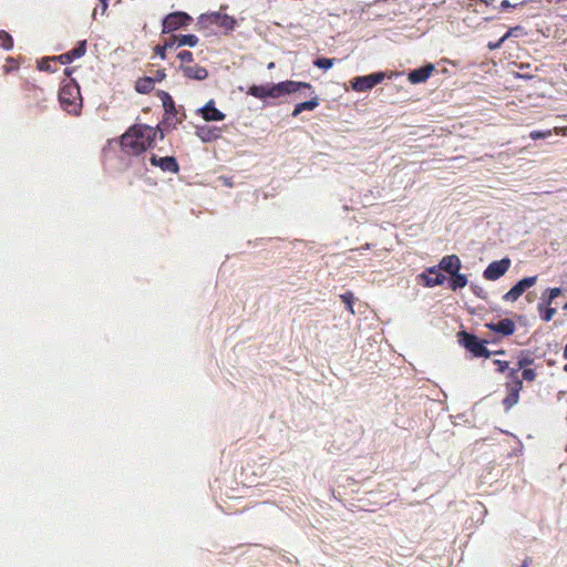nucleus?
Segmentation results:
<instances>
[{"instance_id": "nucleus-1", "label": "nucleus", "mask_w": 567, "mask_h": 567, "mask_svg": "<svg viewBox=\"0 0 567 567\" xmlns=\"http://www.w3.org/2000/svg\"><path fill=\"white\" fill-rule=\"evenodd\" d=\"M157 134H159L161 140L164 138V133L159 126L135 124L121 136V148L127 155H140L153 146Z\"/></svg>"}, {"instance_id": "nucleus-2", "label": "nucleus", "mask_w": 567, "mask_h": 567, "mask_svg": "<svg viewBox=\"0 0 567 567\" xmlns=\"http://www.w3.org/2000/svg\"><path fill=\"white\" fill-rule=\"evenodd\" d=\"M300 89L312 90V85L307 82L284 81L272 85H251L248 94L260 100L267 97L278 99L282 95L295 93Z\"/></svg>"}, {"instance_id": "nucleus-3", "label": "nucleus", "mask_w": 567, "mask_h": 567, "mask_svg": "<svg viewBox=\"0 0 567 567\" xmlns=\"http://www.w3.org/2000/svg\"><path fill=\"white\" fill-rule=\"evenodd\" d=\"M460 346L471 353L473 358H489L492 351L486 348V340H481L473 333L465 330L456 334Z\"/></svg>"}, {"instance_id": "nucleus-4", "label": "nucleus", "mask_w": 567, "mask_h": 567, "mask_svg": "<svg viewBox=\"0 0 567 567\" xmlns=\"http://www.w3.org/2000/svg\"><path fill=\"white\" fill-rule=\"evenodd\" d=\"M59 102L70 114H79L82 106L80 87L76 84H65L59 91Z\"/></svg>"}, {"instance_id": "nucleus-5", "label": "nucleus", "mask_w": 567, "mask_h": 567, "mask_svg": "<svg viewBox=\"0 0 567 567\" xmlns=\"http://www.w3.org/2000/svg\"><path fill=\"white\" fill-rule=\"evenodd\" d=\"M506 396L503 399V405L506 411L511 410L519 401V393L523 389V381L518 375V369H509L506 375Z\"/></svg>"}, {"instance_id": "nucleus-6", "label": "nucleus", "mask_w": 567, "mask_h": 567, "mask_svg": "<svg viewBox=\"0 0 567 567\" xmlns=\"http://www.w3.org/2000/svg\"><path fill=\"white\" fill-rule=\"evenodd\" d=\"M193 22V18L183 11H176L167 14L162 22V33H171Z\"/></svg>"}, {"instance_id": "nucleus-7", "label": "nucleus", "mask_w": 567, "mask_h": 567, "mask_svg": "<svg viewBox=\"0 0 567 567\" xmlns=\"http://www.w3.org/2000/svg\"><path fill=\"white\" fill-rule=\"evenodd\" d=\"M158 96L165 111L163 124L175 127L182 122V118L177 117V109L173 97L165 91H159Z\"/></svg>"}, {"instance_id": "nucleus-8", "label": "nucleus", "mask_w": 567, "mask_h": 567, "mask_svg": "<svg viewBox=\"0 0 567 567\" xmlns=\"http://www.w3.org/2000/svg\"><path fill=\"white\" fill-rule=\"evenodd\" d=\"M384 80L383 72H377L364 76H357L351 81L352 89L357 92H367Z\"/></svg>"}, {"instance_id": "nucleus-9", "label": "nucleus", "mask_w": 567, "mask_h": 567, "mask_svg": "<svg viewBox=\"0 0 567 567\" xmlns=\"http://www.w3.org/2000/svg\"><path fill=\"white\" fill-rule=\"evenodd\" d=\"M511 259L505 257L501 260L492 261L484 270L483 277L486 280H497L504 276L511 267Z\"/></svg>"}, {"instance_id": "nucleus-10", "label": "nucleus", "mask_w": 567, "mask_h": 567, "mask_svg": "<svg viewBox=\"0 0 567 567\" xmlns=\"http://www.w3.org/2000/svg\"><path fill=\"white\" fill-rule=\"evenodd\" d=\"M538 277H525L514 285L504 296L505 301L515 302L528 288L537 282Z\"/></svg>"}, {"instance_id": "nucleus-11", "label": "nucleus", "mask_w": 567, "mask_h": 567, "mask_svg": "<svg viewBox=\"0 0 567 567\" xmlns=\"http://www.w3.org/2000/svg\"><path fill=\"white\" fill-rule=\"evenodd\" d=\"M153 166L159 167L163 172L178 173L179 165L174 156L158 157L153 154L150 158Z\"/></svg>"}, {"instance_id": "nucleus-12", "label": "nucleus", "mask_w": 567, "mask_h": 567, "mask_svg": "<svg viewBox=\"0 0 567 567\" xmlns=\"http://www.w3.org/2000/svg\"><path fill=\"white\" fill-rule=\"evenodd\" d=\"M179 70L189 80L203 81L208 76L207 69L196 63L179 65Z\"/></svg>"}, {"instance_id": "nucleus-13", "label": "nucleus", "mask_w": 567, "mask_h": 567, "mask_svg": "<svg viewBox=\"0 0 567 567\" xmlns=\"http://www.w3.org/2000/svg\"><path fill=\"white\" fill-rule=\"evenodd\" d=\"M434 71H435L434 64L427 63L419 69L412 70L408 74V80L412 84L424 83L433 74Z\"/></svg>"}, {"instance_id": "nucleus-14", "label": "nucleus", "mask_w": 567, "mask_h": 567, "mask_svg": "<svg viewBox=\"0 0 567 567\" xmlns=\"http://www.w3.org/2000/svg\"><path fill=\"white\" fill-rule=\"evenodd\" d=\"M419 278L422 280L425 287H435L442 285L445 281V276L442 275L436 267L427 268L426 271L422 272Z\"/></svg>"}, {"instance_id": "nucleus-15", "label": "nucleus", "mask_w": 567, "mask_h": 567, "mask_svg": "<svg viewBox=\"0 0 567 567\" xmlns=\"http://www.w3.org/2000/svg\"><path fill=\"white\" fill-rule=\"evenodd\" d=\"M86 52V41L83 40L79 42L78 47L70 50L69 52H65L63 54H60L59 56L51 58V60H58L62 64H69L73 62L75 59H79L83 56Z\"/></svg>"}, {"instance_id": "nucleus-16", "label": "nucleus", "mask_w": 567, "mask_h": 567, "mask_svg": "<svg viewBox=\"0 0 567 567\" xmlns=\"http://www.w3.org/2000/svg\"><path fill=\"white\" fill-rule=\"evenodd\" d=\"M485 327L494 332L501 333L503 336H512L515 332V323L512 319L504 318L498 322H488L485 323Z\"/></svg>"}, {"instance_id": "nucleus-17", "label": "nucleus", "mask_w": 567, "mask_h": 567, "mask_svg": "<svg viewBox=\"0 0 567 567\" xmlns=\"http://www.w3.org/2000/svg\"><path fill=\"white\" fill-rule=\"evenodd\" d=\"M203 118L207 122L210 121H223L225 118V114L215 107V102L213 100L208 101L200 110H199Z\"/></svg>"}, {"instance_id": "nucleus-18", "label": "nucleus", "mask_w": 567, "mask_h": 567, "mask_svg": "<svg viewBox=\"0 0 567 567\" xmlns=\"http://www.w3.org/2000/svg\"><path fill=\"white\" fill-rule=\"evenodd\" d=\"M461 266V260L456 255L444 256L439 264V268L450 275L460 271Z\"/></svg>"}, {"instance_id": "nucleus-19", "label": "nucleus", "mask_w": 567, "mask_h": 567, "mask_svg": "<svg viewBox=\"0 0 567 567\" xmlns=\"http://www.w3.org/2000/svg\"><path fill=\"white\" fill-rule=\"evenodd\" d=\"M155 80L151 76L140 78L135 82V90L141 94H147L154 90Z\"/></svg>"}, {"instance_id": "nucleus-20", "label": "nucleus", "mask_w": 567, "mask_h": 567, "mask_svg": "<svg viewBox=\"0 0 567 567\" xmlns=\"http://www.w3.org/2000/svg\"><path fill=\"white\" fill-rule=\"evenodd\" d=\"M319 105V99L317 96L309 101L298 103L292 111V116H298L303 111H312Z\"/></svg>"}, {"instance_id": "nucleus-21", "label": "nucleus", "mask_w": 567, "mask_h": 567, "mask_svg": "<svg viewBox=\"0 0 567 567\" xmlns=\"http://www.w3.org/2000/svg\"><path fill=\"white\" fill-rule=\"evenodd\" d=\"M466 285H467V278L465 275L460 274V271L451 275L450 288L453 291L464 288Z\"/></svg>"}, {"instance_id": "nucleus-22", "label": "nucleus", "mask_w": 567, "mask_h": 567, "mask_svg": "<svg viewBox=\"0 0 567 567\" xmlns=\"http://www.w3.org/2000/svg\"><path fill=\"white\" fill-rule=\"evenodd\" d=\"M174 41H177V48L183 45L195 47L198 43V38L195 34L174 35Z\"/></svg>"}, {"instance_id": "nucleus-23", "label": "nucleus", "mask_w": 567, "mask_h": 567, "mask_svg": "<svg viewBox=\"0 0 567 567\" xmlns=\"http://www.w3.org/2000/svg\"><path fill=\"white\" fill-rule=\"evenodd\" d=\"M221 13L220 12H210L202 14L198 19V23L204 24L205 27L208 25H217L218 21L220 19Z\"/></svg>"}, {"instance_id": "nucleus-24", "label": "nucleus", "mask_w": 567, "mask_h": 567, "mask_svg": "<svg viewBox=\"0 0 567 567\" xmlns=\"http://www.w3.org/2000/svg\"><path fill=\"white\" fill-rule=\"evenodd\" d=\"M236 23L237 22L234 17L221 13L217 27L224 29L225 31H231L236 27Z\"/></svg>"}, {"instance_id": "nucleus-25", "label": "nucleus", "mask_w": 567, "mask_h": 567, "mask_svg": "<svg viewBox=\"0 0 567 567\" xmlns=\"http://www.w3.org/2000/svg\"><path fill=\"white\" fill-rule=\"evenodd\" d=\"M538 311L540 313V318L545 321V322H549L553 317L555 316L556 313V309L555 308H551V307H545L544 303H538Z\"/></svg>"}, {"instance_id": "nucleus-26", "label": "nucleus", "mask_w": 567, "mask_h": 567, "mask_svg": "<svg viewBox=\"0 0 567 567\" xmlns=\"http://www.w3.org/2000/svg\"><path fill=\"white\" fill-rule=\"evenodd\" d=\"M0 48L7 51L13 48V38L4 30H0Z\"/></svg>"}, {"instance_id": "nucleus-27", "label": "nucleus", "mask_w": 567, "mask_h": 567, "mask_svg": "<svg viewBox=\"0 0 567 567\" xmlns=\"http://www.w3.org/2000/svg\"><path fill=\"white\" fill-rule=\"evenodd\" d=\"M340 299L342 300V302L347 306V309L348 311L351 313V315H354V309H353V303H354V296L351 291H347L342 295H340Z\"/></svg>"}, {"instance_id": "nucleus-28", "label": "nucleus", "mask_w": 567, "mask_h": 567, "mask_svg": "<svg viewBox=\"0 0 567 567\" xmlns=\"http://www.w3.org/2000/svg\"><path fill=\"white\" fill-rule=\"evenodd\" d=\"M333 63H334V59H329V58H318L313 62L315 66L322 69V70L330 69L333 65Z\"/></svg>"}, {"instance_id": "nucleus-29", "label": "nucleus", "mask_w": 567, "mask_h": 567, "mask_svg": "<svg viewBox=\"0 0 567 567\" xmlns=\"http://www.w3.org/2000/svg\"><path fill=\"white\" fill-rule=\"evenodd\" d=\"M177 58L181 61V65L194 63V56L190 51L183 50L177 54Z\"/></svg>"}, {"instance_id": "nucleus-30", "label": "nucleus", "mask_w": 567, "mask_h": 567, "mask_svg": "<svg viewBox=\"0 0 567 567\" xmlns=\"http://www.w3.org/2000/svg\"><path fill=\"white\" fill-rule=\"evenodd\" d=\"M198 136H199L204 142H207V141H212V140L217 138V137H218V134H215V133L213 132V130H210V128H207V130H205V128H200V130L198 131Z\"/></svg>"}, {"instance_id": "nucleus-31", "label": "nucleus", "mask_w": 567, "mask_h": 567, "mask_svg": "<svg viewBox=\"0 0 567 567\" xmlns=\"http://www.w3.org/2000/svg\"><path fill=\"white\" fill-rule=\"evenodd\" d=\"M551 135H553V131L551 130H547V131H532L529 133V137L532 140L547 138V137H549Z\"/></svg>"}, {"instance_id": "nucleus-32", "label": "nucleus", "mask_w": 567, "mask_h": 567, "mask_svg": "<svg viewBox=\"0 0 567 567\" xmlns=\"http://www.w3.org/2000/svg\"><path fill=\"white\" fill-rule=\"evenodd\" d=\"M533 362H534V359L532 357H529V355L522 357L517 361L516 369H518V371L520 369H526L528 365L533 364Z\"/></svg>"}, {"instance_id": "nucleus-33", "label": "nucleus", "mask_w": 567, "mask_h": 567, "mask_svg": "<svg viewBox=\"0 0 567 567\" xmlns=\"http://www.w3.org/2000/svg\"><path fill=\"white\" fill-rule=\"evenodd\" d=\"M536 372L533 369L526 368L523 369L522 378L527 382H533L536 379Z\"/></svg>"}, {"instance_id": "nucleus-34", "label": "nucleus", "mask_w": 567, "mask_h": 567, "mask_svg": "<svg viewBox=\"0 0 567 567\" xmlns=\"http://www.w3.org/2000/svg\"><path fill=\"white\" fill-rule=\"evenodd\" d=\"M494 364L497 365V371L504 373L508 370V362L503 360H494Z\"/></svg>"}, {"instance_id": "nucleus-35", "label": "nucleus", "mask_w": 567, "mask_h": 567, "mask_svg": "<svg viewBox=\"0 0 567 567\" xmlns=\"http://www.w3.org/2000/svg\"><path fill=\"white\" fill-rule=\"evenodd\" d=\"M155 54L158 55L161 59L165 60L166 59V47H163L162 45H156L155 47Z\"/></svg>"}, {"instance_id": "nucleus-36", "label": "nucleus", "mask_w": 567, "mask_h": 567, "mask_svg": "<svg viewBox=\"0 0 567 567\" xmlns=\"http://www.w3.org/2000/svg\"><path fill=\"white\" fill-rule=\"evenodd\" d=\"M547 292L550 295V299H556L557 297H559L561 295V289L556 287V288H550L547 290Z\"/></svg>"}, {"instance_id": "nucleus-37", "label": "nucleus", "mask_w": 567, "mask_h": 567, "mask_svg": "<svg viewBox=\"0 0 567 567\" xmlns=\"http://www.w3.org/2000/svg\"><path fill=\"white\" fill-rule=\"evenodd\" d=\"M551 131L557 135L567 136V126H556Z\"/></svg>"}, {"instance_id": "nucleus-38", "label": "nucleus", "mask_w": 567, "mask_h": 567, "mask_svg": "<svg viewBox=\"0 0 567 567\" xmlns=\"http://www.w3.org/2000/svg\"><path fill=\"white\" fill-rule=\"evenodd\" d=\"M174 35L175 34H173L167 41L164 42L163 47H166V50L177 47V41H174Z\"/></svg>"}, {"instance_id": "nucleus-39", "label": "nucleus", "mask_w": 567, "mask_h": 567, "mask_svg": "<svg viewBox=\"0 0 567 567\" xmlns=\"http://www.w3.org/2000/svg\"><path fill=\"white\" fill-rule=\"evenodd\" d=\"M166 78L165 70H157L155 76L153 78L156 82H161Z\"/></svg>"}, {"instance_id": "nucleus-40", "label": "nucleus", "mask_w": 567, "mask_h": 567, "mask_svg": "<svg viewBox=\"0 0 567 567\" xmlns=\"http://www.w3.org/2000/svg\"><path fill=\"white\" fill-rule=\"evenodd\" d=\"M50 61H52L51 59L49 60H45V61H42L39 63V69L41 71H51V66H50Z\"/></svg>"}, {"instance_id": "nucleus-41", "label": "nucleus", "mask_w": 567, "mask_h": 567, "mask_svg": "<svg viewBox=\"0 0 567 567\" xmlns=\"http://www.w3.org/2000/svg\"><path fill=\"white\" fill-rule=\"evenodd\" d=\"M554 299H550V295L548 293V296L545 298V296H543V302L545 307H550V305L553 303Z\"/></svg>"}, {"instance_id": "nucleus-42", "label": "nucleus", "mask_w": 567, "mask_h": 567, "mask_svg": "<svg viewBox=\"0 0 567 567\" xmlns=\"http://www.w3.org/2000/svg\"><path fill=\"white\" fill-rule=\"evenodd\" d=\"M499 7H501V9L506 10L508 8H512L513 6L511 4V2L508 0H502Z\"/></svg>"}, {"instance_id": "nucleus-43", "label": "nucleus", "mask_w": 567, "mask_h": 567, "mask_svg": "<svg viewBox=\"0 0 567 567\" xmlns=\"http://www.w3.org/2000/svg\"><path fill=\"white\" fill-rule=\"evenodd\" d=\"M532 559L529 557L525 558L520 567H529Z\"/></svg>"}, {"instance_id": "nucleus-44", "label": "nucleus", "mask_w": 567, "mask_h": 567, "mask_svg": "<svg viewBox=\"0 0 567 567\" xmlns=\"http://www.w3.org/2000/svg\"><path fill=\"white\" fill-rule=\"evenodd\" d=\"M502 41H503V39H501V41H499V42H497V43H489V44H488V48H489V49H496V48H498V47H499V44H501V42H502Z\"/></svg>"}, {"instance_id": "nucleus-45", "label": "nucleus", "mask_w": 567, "mask_h": 567, "mask_svg": "<svg viewBox=\"0 0 567 567\" xmlns=\"http://www.w3.org/2000/svg\"><path fill=\"white\" fill-rule=\"evenodd\" d=\"M100 1H101V3H102V9H103V11H105V10L107 9V1H109V0H100Z\"/></svg>"}, {"instance_id": "nucleus-46", "label": "nucleus", "mask_w": 567, "mask_h": 567, "mask_svg": "<svg viewBox=\"0 0 567 567\" xmlns=\"http://www.w3.org/2000/svg\"><path fill=\"white\" fill-rule=\"evenodd\" d=\"M492 354H505V350L492 351Z\"/></svg>"}, {"instance_id": "nucleus-47", "label": "nucleus", "mask_w": 567, "mask_h": 567, "mask_svg": "<svg viewBox=\"0 0 567 567\" xmlns=\"http://www.w3.org/2000/svg\"><path fill=\"white\" fill-rule=\"evenodd\" d=\"M481 1H482V2H484V3H485V4H487V6H491V4H493V2H494L495 0H481Z\"/></svg>"}, {"instance_id": "nucleus-48", "label": "nucleus", "mask_w": 567, "mask_h": 567, "mask_svg": "<svg viewBox=\"0 0 567 567\" xmlns=\"http://www.w3.org/2000/svg\"><path fill=\"white\" fill-rule=\"evenodd\" d=\"M64 72H65V74H68V75H70V74H71L70 69H68V68L65 69V71H64Z\"/></svg>"}, {"instance_id": "nucleus-49", "label": "nucleus", "mask_w": 567, "mask_h": 567, "mask_svg": "<svg viewBox=\"0 0 567 567\" xmlns=\"http://www.w3.org/2000/svg\"><path fill=\"white\" fill-rule=\"evenodd\" d=\"M363 248L364 249H370V244H365Z\"/></svg>"}, {"instance_id": "nucleus-50", "label": "nucleus", "mask_w": 567, "mask_h": 567, "mask_svg": "<svg viewBox=\"0 0 567 567\" xmlns=\"http://www.w3.org/2000/svg\"><path fill=\"white\" fill-rule=\"evenodd\" d=\"M564 371L567 372V363L564 365Z\"/></svg>"}, {"instance_id": "nucleus-51", "label": "nucleus", "mask_w": 567, "mask_h": 567, "mask_svg": "<svg viewBox=\"0 0 567 567\" xmlns=\"http://www.w3.org/2000/svg\"><path fill=\"white\" fill-rule=\"evenodd\" d=\"M564 309L567 310V302L564 305Z\"/></svg>"}]
</instances>
